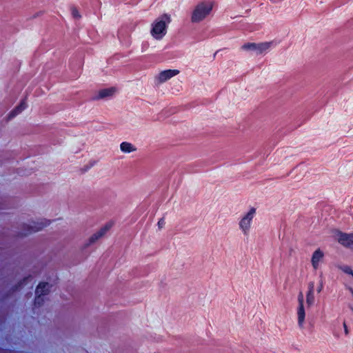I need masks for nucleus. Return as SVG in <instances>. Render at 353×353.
<instances>
[{
  "label": "nucleus",
  "instance_id": "1",
  "mask_svg": "<svg viewBox=\"0 0 353 353\" xmlns=\"http://www.w3.org/2000/svg\"><path fill=\"white\" fill-rule=\"evenodd\" d=\"M170 22V17L164 14L153 23L151 30L152 35L157 39H161L166 34V25Z\"/></svg>",
  "mask_w": 353,
  "mask_h": 353
},
{
  "label": "nucleus",
  "instance_id": "2",
  "mask_svg": "<svg viewBox=\"0 0 353 353\" xmlns=\"http://www.w3.org/2000/svg\"><path fill=\"white\" fill-rule=\"evenodd\" d=\"M212 10V4L210 2H201L199 3L194 9L191 21L192 23H199L203 21L208 16Z\"/></svg>",
  "mask_w": 353,
  "mask_h": 353
},
{
  "label": "nucleus",
  "instance_id": "3",
  "mask_svg": "<svg viewBox=\"0 0 353 353\" xmlns=\"http://www.w3.org/2000/svg\"><path fill=\"white\" fill-rule=\"evenodd\" d=\"M255 214L256 209L254 208H252L239 221V228L245 236H248L250 233L251 225Z\"/></svg>",
  "mask_w": 353,
  "mask_h": 353
},
{
  "label": "nucleus",
  "instance_id": "4",
  "mask_svg": "<svg viewBox=\"0 0 353 353\" xmlns=\"http://www.w3.org/2000/svg\"><path fill=\"white\" fill-rule=\"evenodd\" d=\"M272 45V42L246 43L241 47V49L245 51H253L256 54H261L269 50Z\"/></svg>",
  "mask_w": 353,
  "mask_h": 353
},
{
  "label": "nucleus",
  "instance_id": "5",
  "mask_svg": "<svg viewBox=\"0 0 353 353\" xmlns=\"http://www.w3.org/2000/svg\"><path fill=\"white\" fill-rule=\"evenodd\" d=\"M52 287L47 282H41L40 283L35 290L36 297L34 299V306H41L43 305L44 302L43 296L48 294L50 292V288Z\"/></svg>",
  "mask_w": 353,
  "mask_h": 353
},
{
  "label": "nucleus",
  "instance_id": "6",
  "mask_svg": "<svg viewBox=\"0 0 353 353\" xmlns=\"http://www.w3.org/2000/svg\"><path fill=\"white\" fill-rule=\"evenodd\" d=\"M50 221L32 222V225H24V230L20 232L21 236H27L31 233L38 232L50 224Z\"/></svg>",
  "mask_w": 353,
  "mask_h": 353
},
{
  "label": "nucleus",
  "instance_id": "7",
  "mask_svg": "<svg viewBox=\"0 0 353 353\" xmlns=\"http://www.w3.org/2000/svg\"><path fill=\"white\" fill-rule=\"evenodd\" d=\"M337 240L343 247L353 250V233L347 234L340 232L338 234Z\"/></svg>",
  "mask_w": 353,
  "mask_h": 353
},
{
  "label": "nucleus",
  "instance_id": "8",
  "mask_svg": "<svg viewBox=\"0 0 353 353\" xmlns=\"http://www.w3.org/2000/svg\"><path fill=\"white\" fill-rule=\"evenodd\" d=\"M179 73V70H165L161 71L157 77H155V81L158 84L163 83L168 80L170 79L172 77L177 75Z\"/></svg>",
  "mask_w": 353,
  "mask_h": 353
},
{
  "label": "nucleus",
  "instance_id": "9",
  "mask_svg": "<svg viewBox=\"0 0 353 353\" xmlns=\"http://www.w3.org/2000/svg\"><path fill=\"white\" fill-rule=\"evenodd\" d=\"M112 227L111 223L106 224L104 227L101 228L98 232L92 234L89 240L88 243L85 244V247H88L93 243H94L98 239L101 238Z\"/></svg>",
  "mask_w": 353,
  "mask_h": 353
},
{
  "label": "nucleus",
  "instance_id": "10",
  "mask_svg": "<svg viewBox=\"0 0 353 353\" xmlns=\"http://www.w3.org/2000/svg\"><path fill=\"white\" fill-rule=\"evenodd\" d=\"M114 88L101 89L98 92V94L93 97L94 100L103 99L112 97L115 92Z\"/></svg>",
  "mask_w": 353,
  "mask_h": 353
},
{
  "label": "nucleus",
  "instance_id": "11",
  "mask_svg": "<svg viewBox=\"0 0 353 353\" xmlns=\"http://www.w3.org/2000/svg\"><path fill=\"white\" fill-rule=\"evenodd\" d=\"M324 256L323 252L319 248L316 250L312 256L311 263L313 268L317 270L319 267V263Z\"/></svg>",
  "mask_w": 353,
  "mask_h": 353
},
{
  "label": "nucleus",
  "instance_id": "12",
  "mask_svg": "<svg viewBox=\"0 0 353 353\" xmlns=\"http://www.w3.org/2000/svg\"><path fill=\"white\" fill-rule=\"evenodd\" d=\"M305 318V312L304 308V305H299L297 307V319H298V325L302 329L304 326Z\"/></svg>",
  "mask_w": 353,
  "mask_h": 353
},
{
  "label": "nucleus",
  "instance_id": "13",
  "mask_svg": "<svg viewBox=\"0 0 353 353\" xmlns=\"http://www.w3.org/2000/svg\"><path fill=\"white\" fill-rule=\"evenodd\" d=\"M27 107V104L25 100L22 101L19 105H17L14 110H12L8 114V119H12L17 114L21 113Z\"/></svg>",
  "mask_w": 353,
  "mask_h": 353
},
{
  "label": "nucleus",
  "instance_id": "14",
  "mask_svg": "<svg viewBox=\"0 0 353 353\" xmlns=\"http://www.w3.org/2000/svg\"><path fill=\"white\" fill-rule=\"evenodd\" d=\"M306 302L308 306L312 305L314 302V283H309V290L306 296Z\"/></svg>",
  "mask_w": 353,
  "mask_h": 353
},
{
  "label": "nucleus",
  "instance_id": "15",
  "mask_svg": "<svg viewBox=\"0 0 353 353\" xmlns=\"http://www.w3.org/2000/svg\"><path fill=\"white\" fill-rule=\"evenodd\" d=\"M120 149L124 153H130L137 150L132 143L125 141L120 144Z\"/></svg>",
  "mask_w": 353,
  "mask_h": 353
},
{
  "label": "nucleus",
  "instance_id": "16",
  "mask_svg": "<svg viewBox=\"0 0 353 353\" xmlns=\"http://www.w3.org/2000/svg\"><path fill=\"white\" fill-rule=\"evenodd\" d=\"M32 279H33V278L32 276H29L24 278L23 280L21 282H20L17 286L15 287V289L14 290V291H17L19 289L21 288L24 285H26L28 283V281H31Z\"/></svg>",
  "mask_w": 353,
  "mask_h": 353
},
{
  "label": "nucleus",
  "instance_id": "17",
  "mask_svg": "<svg viewBox=\"0 0 353 353\" xmlns=\"http://www.w3.org/2000/svg\"><path fill=\"white\" fill-rule=\"evenodd\" d=\"M339 268L341 270H342L344 273L350 274L353 277V271L350 266L343 265L339 266Z\"/></svg>",
  "mask_w": 353,
  "mask_h": 353
},
{
  "label": "nucleus",
  "instance_id": "18",
  "mask_svg": "<svg viewBox=\"0 0 353 353\" xmlns=\"http://www.w3.org/2000/svg\"><path fill=\"white\" fill-rule=\"evenodd\" d=\"M303 294L302 292H300L298 295V302H299V305H303Z\"/></svg>",
  "mask_w": 353,
  "mask_h": 353
},
{
  "label": "nucleus",
  "instance_id": "19",
  "mask_svg": "<svg viewBox=\"0 0 353 353\" xmlns=\"http://www.w3.org/2000/svg\"><path fill=\"white\" fill-rule=\"evenodd\" d=\"M165 221L163 218L160 219L159 221H158V226L160 229L162 228L165 225Z\"/></svg>",
  "mask_w": 353,
  "mask_h": 353
},
{
  "label": "nucleus",
  "instance_id": "20",
  "mask_svg": "<svg viewBox=\"0 0 353 353\" xmlns=\"http://www.w3.org/2000/svg\"><path fill=\"white\" fill-rule=\"evenodd\" d=\"M72 14L74 18H79L80 14H79L78 10L76 8H73L72 10Z\"/></svg>",
  "mask_w": 353,
  "mask_h": 353
},
{
  "label": "nucleus",
  "instance_id": "21",
  "mask_svg": "<svg viewBox=\"0 0 353 353\" xmlns=\"http://www.w3.org/2000/svg\"><path fill=\"white\" fill-rule=\"evenodd\" d=\"M343 327H344L345 333L346 335H347L349 332H348V329H347V325H346V323L345 322L343 323Z\"/></svg>",
  "mask_w": 353,
  "mask_h": 353
},
{
  "label": "nucleus",
  "instance_id": "22",
  "mask_svg": "<svg viewBox=\"0 0 353 353\" xmlns=\"http://www.w3.org/2000/svg\"><path fill=\"white\" fill-rule=\"evenodd\" d=\"M348 290H350V292H351V294H352L353 296V288H349Z\"/></svg>",
  "mask_w": 353,
  "mask_h": 353
},
{
  "label": "nucleus",
  "instance_id": "23",
  "mask_svg": "<svg viewBox=\"0 0 353 353\" xmlns=\"http://www.w3.org/2000/svg\"><path fill=\"white\" fill-rule=\"evenodd\" d=\"M322 288H323V286H322V285H321V286L319 288V289H318V292H320L321 291Z\"/></svg>",
  "mask_w": 353,
  "mask_h": 353
},
{
  "label": "nucleus",
  "instance_id": "24",
  "mask_svg": "<svg viewBox=\"0 0 353 353\" xmlns=\"http://www.w3.org/2000/svg\"><path fill=\"white\" fill-rule=\"evenodd\" d=\"M348 307L353 312V307H352V305H349Z\"/></svg>",
  "mask_w": 353,
  "mask_h": 353
}]
</instances>
